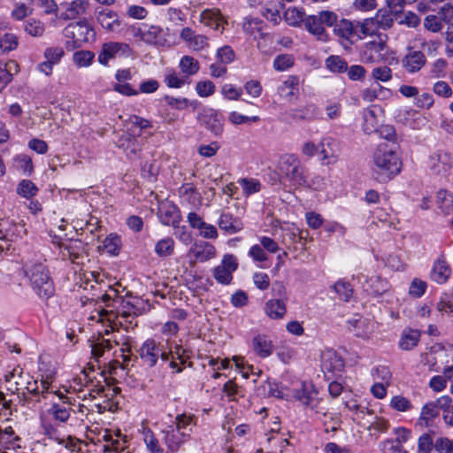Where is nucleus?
<instances>
[{"label": "nucleus", "instance_id": "nucleus-2", "mask_svg": "<svg viewBox=\"0 0 453 453\" xmlns=\"http://www.w3.org/2000/svg\"><path fill=\"white\" fill-rule=\"evenodd\" d=\"M337 15L332 11H321L316 14L307 15L303 20L304 28L317 40L328 41V34L325 27H332L337 21Z\"/></svg>", "mask_w": 453, "mask_h": 453}, {"label": "nucleus", "instance_id": "nucleus-49", "mask_svg": "<svg viewBox=\"0 0 453 453\" xmlns=\"http://www.w3.org/2000/svg\"><path fill=\"white\" fill-rule=\"evenodd\" d=\"M326 67L334 73H343L348 69L347 62L339 56H330L326 60Z\"/></svg>", "mask_w": 453, "mask_h": 453}, {"label": "nucleus", "instance_id": "nucleus-35", "mask_svg": "<svg viewBox=\"0 0 453 453\" xmlns=\"http://www.w3.org/2000/svg\"><path fill=\"white\" fill-rule=\"evenodd\" d=\"M265 312L271 319H281L286 313V306L280 300H270L265 304Z\"/></svg>", "mask_w": 453, "mask_h": 453}, {"label": "nucleus", "instance_id": "nucleus-27", "mask_svg": "<svg viewBox=\"0 0 453 453\" xmlns=\"http://www.w3.org/2000/svg\"><path fill=\"white\" fill-rule=\"evenodd\" d=\"M252 349L260 357H267L273 351L272 341L265 334H257L252 339Z\"/></svg>", "mask_w": 453, "mask_h": 453}, {"label": "nucleus", "instance_id": "nucleus-45", "mask_svg": "<svg viewBox=\"0 0 453 453\" xmlns=\"http://www.w3.org/2000/svg\"><path fill=\"white\" fill-rule=\"evenodd\" d=\"M95 54L88 50H79L73 54V60L79 67H88L92 65Z\"/></svg>", "mask_w": 453, "mask_h": 453}, {"label": "nucleus", "instance_id": "nucleus-38", "mask_svg": "<svg viewBox=\"0 0 453 453\" xmlns=\"http://www.w3.org/2000/svg\"><path fill=\"white\" fill-rule=\"evenodd\" d=\"M142 434L143 441L150 453H164V449L160 447L158 440L150 428H143Z\"/></svg>", "mask_w": 453, "mask_h": 453}, {"label": "nucleus", "instance_id": "nucleus-40", "mask_svg": "<svg viewBox=\"0 0 453 453\" xmlns=\"http://www.w3.org/2000/svg\"><path fill=\"white\" fill-rule=\"evenodd\" d=\"M160 357L163 361H167L170 357L178 359L180 365H185L187 359L188 358L186 349L178 344L173 347L169 353L162 351Z\"/></svg>", "mask_w": 453, "mask_h": 453}, {"label": "nucleus", "instance_id": "nucleus-3", "mask_svg": "<svg viewBox=\"0 0 453 453\" xmlns=\"http://www.w3.org/2000/svg\"><path fill=\"white\" fill-rule=\"evenodd\" d=\"M278 168L280 177L292 186L299 187L305 183L303 165L296 155L285 154L281 156Z\"/></svg>", "mask_w": 453, "mask_h": 453}, {"label": "nucleus", "instance_id": "nucleus-60", "mask_svg": "<svg viewBox=\"0 0 453 453\" xmlns=\"http://www.w3.org/2000/svg\"><path fill=\"white\" fill-rule=\"evenodd\" d=\"M36 192L37 188L35 185L32 181L27 180H22L18 188V193L27 198L34 196Z\"/></svg>", "mask_w": 453, "mask_h": 453}, {"label": "nucleus", "instance_id": "nucleus-52", "mask_svg": "<svg viewBox=\"0 0 453 453\" xmlns=\"http://www.w3.org/2000/svg\"><path fill=\"white\" fill-rule=\"evenodd\" d=\"M294 65V58L291 55L282 54L275 58L273 67L277 71H285Z\"/></svg>", "mask_w": 453, "mask_h": 453}, {"label": "nucleus", "instance_id": "nucleus-21", "mask_svg": "<svg viewBox=\"0 0 453 453\" xmlns=\"http://www.w3.org/2000/svg\"><path fill=\"white\" fill-rule=\"evenodd\" d=\"M198 119L201 120L215 135H219L222 133V118L213 109L204 110L203 113L198 115Z\"/></svg>", "mask_w": 453, "mask_h": 453}, {"label": "nucleus", "instance_id": "nucleus-18", "mask_svg": "<svg viewBox=\"0 0 453 453\" xmlns=\"http://www.w3.org/2000/svg\"><path fill=\"white\" fill-rule=\"evenodd\" d=\"M54 395H57L59 399L63 401V403H54L50 411V413L52 415V417L60 422H66L70 418L71 413V405L73 404L70 398L64 395L59 391H54Z\"/></svg>", "mask_w": 453, "mask_h": 453}, {"label": "nucleus", "instance_id": "nucleus-30", "mask_svg": "<svg viewBox=\"0 0 453 453\" xmlns=\"http://www.w3.org/2000/svg\"><path fill=\"white\" fill-rule=\"evenodd\" d=\"M219 226L229 234H236L242 228V224L230 213H222L219 219Z\"/></svg>", "mask_w": 453, "mask_h": 453}, {"label": "nucleus", "instance_id": "nucleus-4", "mask_svg": "<svg viewBox=\"0 0 453 453\" xmlns=\"http://www.w3.org/2000/svg\"><path fill=\"white\" fill-rule=\"evenodd\" d=\"M388 36L386 34H378L365 43L361 51V58L365 63H379L384 60L387 52Z\"/></svg>", "mask_w": 453, "mask_h": 453}, {"label": "nucleus", "instance_id": "nucleus-13", "mask_svg": "<svg viewBox=\"0 0 453 453\" xmlns=\"http://www.w3.org/2000/svg\"><path fill=\"white\" fill-rule=\"evenodd\" d=\"M280 97L291 103L298 98L299 95V78L297 76H288L277 88Z\"/></svg>", "mask_w": 453, "mask_h": 453}, {"label": "nucleus", "instance_id": "nucleus-14", "mask_svg": "<svg viewBox=\"0 0 453 453\" xmlns=\"http://www.w3.org/2000/svg\"><path fill=\"white\" fill-rule=\"evenodd\" d=\"M426 63V56L420 50H410L402 59V65L409 73H418Z\"/></svg>", "mask_w": 453, "mask_h": 453}, {"label": "nucleus", "instance_id": "nucleus-12", "mask_svg": "<svg viewBox=\"0 0 453 453\" xmlns=\"http://www.w3.org/2000/svg\"><path fill=\"white\" fill-rule=\"evenodd\" d=\"M237 268L235 257L232 255H226L219 265L214 270L215 279L219 283H229L232 280V273Z\"/></svg>", "mask_w": 453, "mask_h": 453}, {"label": "nucleus", "instance_id": "nucleus-47", "mask_svg": "<svg viewBox=\"0 0 453 453\" xmlns=\"http://www.w3.org/2000/svg\"><path fill=\"white\" fill-rule=\"evenodd\" d=\"M164 100L169 106H171L172 108L176 109V110H183V109L187 108L188 105H190L194 109H196L198 104L197 102H196V101L190 102L187 98H177V97H173L172 96H165L164 97Z\"/></svg>", "mask_w": 453, "mask_h": 453}, {"label": "nucleus", "instance_id": "nucleus-59", "mask_svg": "<svg viewBox=\"0 0 453 453\" xmlns=\"http://www.w3.org/2000/svg\"><path fill=\"white\" fill-rule=\"evenodd\" d=\"M390 406L398 411H407L411 409V403L402 395H395L390 401Z\"/></svg>", "mask_w": 453, "mask_h": 453}, {"label": "nucleus", "instance_id": "nucleus-24", "mask_svg": "<svg viewBox=\"0 0 453 453\" xmlns=\"http://www.w3.org/2000/svg\"><path fill=\"white\" fill-rule=\"evenodd\" d=\"M215 247L206 242L196 243L189 250L190 257L199 262L210 260L215 257Z\"/></svg>", "mask_w": 453, "mask_h": 453}, {"label": "nucleus", "instance_id": "nucleus-7", "mask_svg": "<svg viewBox=\"0 0 453 453\" xmlns=\"http://www.w3.org/2000/svg\"><path fill=\"white\" fill-rule=\"evenodd\" d=\"M131 50L128 44L124 42H110L103 45L102 50L98 55V62L106 65L110 59L127 56Z\"/></svg>", "mask_w": 453, "mask_h": 453}, {"label": "nucleus", "instance_id": "nucleus-10", "mask_svg": "<svg viewBox=\"0 0 453 453\" xmlns=\"http://www.w3.org/2000/svg\"><path fill=\"white\" fill-rule=\"evenodd\" d=\"M429 164L434 173L444 175L453 167V157L449 152L440 150L430 157Z\"/></svg>", "mask_w": 453, "mask_h": 453}, {"label": "nucleus", "instance_id": "nucleus-19", "mask_svg": "<svg viewBox=\"0 0 453 453\" xmlns=\"http://www.w3.org/2000/svg\"><path fill=\"white\" fill-rule=\"evenodd\" d=\"M165 434L164 441L168 449L171 451H176L184 443L189 435L184 431L174 428L173 426H169L166 430L162 431Z\"/></svg>", "mask_w": 453, "mask_h": 453}, {"label": "nucleus", "instance_id": "nucleus-63", "mask_svg": "<svg viewBox=\"0 0 453 453\" xmlns=\"http://www.w3.org/2000/svg\"><path fill=\"white\" fill-rule=\"evenodd\" d=\"M434 449L439 453H453V439L446 437L438 438L435 441Z\"/></svg>", "mask_w": 453, "mask_h": 453}, {"label": "nucleus", "instance_id": "nucleus-1", "mask_svg": "<svg viewBox=\"0 0 453 453\" xmlns=\"http://www.w3.org/2000/svg\"><path fill=\"white\" fill-rule=\"evenodd\" d=\"M374 172L381 176L383 180H390L402 170V161L395 150L380 144L373 155Z\"/></svg>", "mask_w": 453, "mask_h": 453}, {"label": "nucleus", "instance_id": "nucleus-50", "mask_svg": "<svg viewBox=\"0 0 453 453\" xmlns=\"http://www.w3.org/2000/svg\"><path fill=\"white\" fill-rule=\"evenodd\" d=\"M26 32L34 37H41L45 32V25L38 19H30L25 26Z\"/></svg>", "mask_w": 453, "mask_h": 453}, {"label": "nucleus", "instance_id": "nucleus-20", "mask_svg": "<svg viewBox=\"0 0 453 453\" xmlns=\"http://www.w3.org/2000/svg\"><path fill=\"white\" fill-rule=\"evenodd\" d=\"M134 135V130L129 128V132L122 134L117 142L118 146L124 150L129 158L135 157L141 150L140 144Z\"/></svg>", "mask_w": 453, "mask_h": 453}, {"label": "nucleus", "instance_id": "nucleus-23", "mask_svg": "<svg viewBox=\"0 0 453 453\" xmlns=\"http://www.w3.org/2000/svg\"><path fill=\"white\" fill-rule=\"evenodd\" d=\"M349 330L356 336L368 338L373 332V324L369 319L359 317L348 320Z\"/></svg>", "mask_w": 453, "mask_h": 453}, {"label": "nucleus", "instance_id": "nucleus-34", "mask_svg": "<svg viewBox=\"0 0 453 453\" xmlns=\"http://www.w3.org/2000/svg\"><path fill=\"white\" fill-rule=\"evenodd\" d=\"M420 334L417 330L408 329L403 332L399 345L402 349L409 350L417 346Z\"/></svg>", "mask_w": 453, "mask_h": 453}, {"label": "nucleus", "instance_id": "nucleus-25", "mask_svg": "<svg viewBox=\"0 0 453 453\" xmlns=\"http://www.w3.org/2000/svg\"><path fill=\"white\" fill-rule=\"evenodd\" d=\"M21 227L9 219H0V240L9 242L20 237Z\"/></svg>", "mask_w": 453, "mask_h": 453}, {"label": "nucleus", "instance_id": "nucleus-44", "mask_svg": "<svg viewBox=\"0 0 453 453\" xmlns=\"http://www.w3.org/2000/svg\"><path fill=\"white\" fill-rule=\"evenodd\" d=\"M317 392L309 389L305 384H303L302 388L297 390L296 397L304 405L314 407L313 402L316 400Z\"/></svg>", "mask_w": 453, "mask_h": 453}, {"label": "nucleus", "instance_id": "nucleus-39", "mask_svg": "<svg viewBox=\"0 0 453 453\" xmlns=\"http://www.w3.org/2000/svg\"><path fill=\"white\" fill-rule=\"evenodd\" d=\"M121 247L120 237L116 234H111L103 242V249L110 255L117 256Z\"/></svg>", "mask_w": 453, "mask_h": 453}, {"label": "nucleus", "instance_id": "nucleus-46", "mask_svg": "<svg viewBox=\"0 0 453 453\" xmlns=\"http://www.w3.org/2000/svg\"><path fill=\"white\" fill-rule=\"evenodd\" d=\"M305 18H307V14L296 8L288 9L285 12V19L292 27H297L301 24L303 25Z\"/></svg>", "mask_w": 453, "mask_h": 453}, {"label": "nucleus", "instance_id": "nucleus-56", "mask_svg": "<svg viewBox=\"0 0 453 453\" xmlns=\"http://www.w3.org/2000/svg\"><path fill=\"white\" fill-rule=\"evenodd\" d=\"M173 245L174 242L173 239H163L157 242L155 247V250L159 256H168L173 252Z\"/></svg>", "mask_w": 453, "mask_h": 453}, {"label": "nucleus", "instance_id": "nucleus-9", "mask_svg": "<svg viewBox=\"0 0 453 453\" xmlns=\"http://www.w3.org/2000/svg\"><path fill=\"white\" fill-rule=\"evenodd\" d=\"M180 37L192 50L199 51L209 47L208 37L203 35L196 34L188 27L181 29Z\"/></svg>", "mask_w": 453, "mask_h": 453}, {"label": "nucleus", "instance_id": "nucleus-36", "mask_svg": "<svg viewBox=\"0 0 453 453\" xmlns=\"http://www.w3.org/2000/svg\"><path fill=\"white\" fill-rule=\"evenodd\" d=\"M63 256H68L73 261L74 258H78L83 252L84 247L81 241L74 240L70 241L67 244L61 246Z\"/></svg>", "mask_w": 453, "mask_h": 453}, {"label": "nucleus", "instance_id": "nucleus-53", "mask_svg": "<svg viewBox=\"0 0 453 453\" xmlns=\"http://www.w3.org/2000/svg\"><path fill=\"white\" fill-rule=\"evenodd\" d=\"M239 184L246 196L257 193L261 188L260 182L254 179H242L239 180Z\"/></svg>", "mask_w": 453, "mask_h": 453}, {"label": "nucleus", "instance_id": "nucleus-8", "mask_svg": "<svg viewBox=\"0 0 453 453\" xmlns=\"http://www.w3.org/2000/svg\"><path fill=\"white\" fill-rule=\"evenodd\" d=\"M142 41L148 44L163 45L165 42L163 29L155 25H142L139 27L134 34Z\"/></svg>", "mask_w": 453, "mask_h": 453}, {"label": "nucleus", "instance_id": "nucleus-54", "mask_svg": "<svg viewBox=\"0 0 453 453\" xmlns=\"http://www.w3.org/2000/svg\"><path fill=\"white\" fill-rule=\"evenodd\" d=\"M234 58L235 54L228 45H225L217 50V58L222 64H230L234 60Z\"/></svg>", "mask_w": 453, "mask_h": 453}, {"label": "nucleus", "instance_id": "nucleus-26", "mask_svg": "<svg viewBox=\"0 0 453 453\" xmlns=\"http://www.w3.org/2000/svg\"><path fill=\"white\" fill-rule=\"evenodd\" d=\"M139 353L141 358L150 367L157 364L158 356L161 354L153 340H147L140 348Z\"/></svg>", "mask_w": 453, "mask_h": 453}, {"label": "nucleus", "instance_id": "nucleus-37", "mask_svg": "<svg viewBox=\"0 0 453 453\" xmlns=\"http://www.w3.org/2000/svg\"><path fill=\"white\" fill-rule=\"evenodd\" d=\"M275 2H277V3L273 4V2H271L267 4H265L262 8V15L267 20L271 21L274 25L278 24L281 19L280 10H279L280 3L278 0H276Z\"/></svg>", "mask_w": 453, "mask_h": 453}, {"label": "nucleus", "instance_id": "nucleus-57", "mask_svg": "<svg viewBox=\"0 0 453 453\" xmlns=\"http://www.w3.org/2000/svg\"><path fill=\"white\" fill-rule=\"evenodd\" d=\"M373 18L382 29L389 28L394 22L391 14L388 11L384 10H380Z\"/></svg>", "mask_w": 453, "mask_h": 453}, {"label": "nucleus", "instance_id": "nucleus-32", "mask_svg": "<svg viewBox=\"0 0 453 453\" xmlns=\"http://www.w3.org/2000/svg\"><path fill=\"white\" fill-rule=\"evenodd\" d=\"M334 25V32L340 39L348 42L351 40L352 36L354 35V28L350 21L347 19H342L338 23L336 21Z\"/></svg>", "mask_w": 453, "mask_h": 453}, {"label": "nucleus", "instance_id": "nucleus-5", "mask_svg": "<svg viewBox=\"0 0 453 453\" xmlns=\"http://www.w3.org/2000/svg\"><path fill=\"white\" fill-rule=\"evenodd\" d=\"M65 36L73 39L77 44L88 42L94 39V29L85 21L69 24L64 30Z\"/></svg>", "mask_w": 453, "mask_h": 453}, {"label": "nucleus", "instance_id": "nucleus-29", "mask_svg": "<svg viewBox=\"0 0 453 453\" xmlns=\"http://www.w3.org/2000/svg\"><path fill=\"white\" fill-rule=\"evenodd\" d=\"M451 274L448 263L443 259H438L433 265L430 279L438 283L446 282Z\"/></svg>", "mask_w": 453, "mask_h": 453}, {"label": "nucleus", "instance_id": "nucleus-6", "mask_svg": "<svg viewBox=\"0 0 453 453\" xmlns=\"http://www.w3.org/2000/svg\"><path fill=\"white\" fill-rule=\"evenodd\" d=\"M321 369L325 373L336 374L343 371L344 360L335 350L328 349L321 352Z\"/></svg>", "mask_w": 453, "mask_h": 453}, {"label": "nucleus", "instance_id": "nucleus-42", "mask_svg": "<svg viewBox=\"0 0 453 453\" xmlns=\"http://www.w3.org/2000/svg\"><path fill=\"white\" fill-rule=\"evenodd\" d=\"M437 203L442 212L449 214L453 211V195L446 190L437 193Z\"/></svg>", "mask_w": 453, "mask_h": 453}, {"label": "nucleus", "instance_id": "nucleus-31", "mask_svg": "<svg viewBox=\"0 0 453 453\" xmlns=\"http://www.w3.org/2000/svg\"><path fill=\"white\" fill-rule=\"evenodd\" d=\"M180 68L183 76L188 79L195 75L200 69L199 62L191 56H184L180 61Z\"/></svg>", "mask_w": 453, "mask_h": 453}, {"label": "nucleus", "instance_id": "nucleus-17", "mask_svg": "<svg viewBox=\"0 0 453 453\" xmlns=\"http://www.w3.org/2000/svg\"><path fill=\"white\" fill-rule=\"evenodd\" d=\"M64 12L61 17L64 19H75L86 14L89 3L88 0H73L70 3L61 4Z\"/></svg>", "mask_w": 453, "mask_h": 453}, {"label": "nucleus", "instance_id": "nucleus-58", "mask_svg": "<svg viewBox=\"0 0 453 453\" xmlns=\"http://www.w3.org/2000/svg\"><path fill=\"white\" fill-rule=\"evenodd\" d=\"M65 54L61 47H50L44 51V58L52 64H58Z\"/></svg>", "mask_w": 453, "mask_h": 453}, {"label": "nucleus", "instance_id": "nucleus-15", "mask_svg": "<svg viewBox=\"0 0 453 453\" xmlns=\"http://www.w3.org/2000/svg\"><path fill=\"white\" fill-rule=\"evenodd\" d=\"M157 214L164 225L175 226L180 222V211L178 208L169 201L159 203Z\"/></svg>", "mask_w": 453, "mask_h": 453}, {"label": "nucleus", "instance_id": "nucleus-43", "mask_svg": "<svg viewBox=\"0 0 453 453\" xmlns=\"http://www.w3.org/2000/svg\"><path fill=\"white\" fill-rule=\"evenodd\" d=\"M28 280L32 283H47L50 280L48 270L42 265H36L31 270Z\"/></svg>", "mask_w": 453, "mask_h": 453}, {"label": "nucleus", "instance_id": "nucleus-51", "mask_svg": "<svg viewBox=\"0 0 453 453\" xmlns=\"http://www.w3.org/2000/svg\"><path fill=\"white\" fill-rule=\"evenodd\" d=\"M331 288L341 301L349 302L354 297V289L351 285H332Z\"/></svg>", "mask_w": 453, "mask_h": 453}, {"label": "nucleus", "instance_id": "nucleus-41", "mask_svg": "<svg viewBox=\"0 0 453 453\" xmlns=\"http://www.w3.org/2000/svg\"><path fill=\"white\" fill-rule=\"evenodd\" d=\"M438 415L439 411L437 410L434 403H428L423 406L418 422L420 426H427L429 425V421Z\"/></svg>", "mask_w": 453, "mask_h": 453}, {"label": "nucleus", "instance_id": "nucleus-22", "mask_svg": "<svg viewBox=\"0 0 453 453\" xmlns=\"http://www.w3.org/2000/svg\"><path fill=\"white\" fill-rule=\"evenodd\" d=\"M381 113V108L376 105H372L365 111L363 130L365 134L377 132Z\"/></svg>", "mask_w": 453, "mask_h": 453}, {"label": "nucleus", "instance_id": "nucleus-16", "mask_svg": "<svg viewBox=\"0 0 453 453\" xmlns=\"http://www.w3.org/2000/svg\"><path fill=\"white\" fill-rule=\"evenodd\" d=\"M96 20L100 26L108 32H115L119 30L121 25L119 14L109 9H104L97 12Z\"/></svg>", "mask_w": 453, "mask_h": 453}, {"label": "nucleus", "instance_id": "nucleus-33", "mask_svg": "<svg viewBox=\"0 0 453 453\" xmlns=\"http://www.w3.org/2000/svg\"><path fill=\"white\" fill-rule=\"evenodd\" d=\"M19 45L18 37L5 30L0 35V54H6L16 50Z\"/></svg>", "mask_w": 453, "mask_h": 453}, {"label": "nucleus", "instance_id": "nucleus-61", "mask_svg": "<svg viewBox=\"0 0 453 453\" xmlns=\"http://www.w3.org/2000/svg\"><path fill=\"white\" fill-rule=\"evenodd\" d=\"M372 77L376 81L387 82L392 79V71L388 66L376 67L372 71Z\"/></svg>", "mask_w": 453, "mask_h": 453}, {"label": "nucleus", "instance_id": "nucleus-62", "mask_svg": "<svg viewBox=\"0 0 453 453\" xmlns=\"http://www.w3.org/2000/svg\"><path fill=\"white\" fill-rule=\"evenodd\" d=\"M361 32L365 35H371L372 38L377 34V30L380 27L374 18L366 19L361 23Z\"/></svg>", "mask_w": 453, "mask_h": 453}, {"label": "nucleus", "instance_id": "nucleus-28", "mask_svg": "<svg viewBox=\"0 0 453 453\" xmlns=\"http://www.w3.org/2000/svg\"><path fill=\"white\" fill-rule=\"evenodd\" d=\"M199 20L204 26L214 30L219 29L225 23L220 12L217 9H207L203 11L200 14Z\"/></svg>", "mask_w": 453, "mask_h": 453}, {"label": "nucleus", "instance_id": "nucleus-11", "mask_svg": "<svg viewBox=\"0 0 453 453\" xmlns=\"http://www.w3.org/2000/svg\"><path fill=\"white\" fill-rule=\"evenodd\" d=\"M319 153L326 165H334L340 155V144L331 137L323 138L319 142Z\"/></svg>", "mask_w": 453, "mask_h": 453}, {"label": "nucleus", "instance_id": "nucleus-64", "mask_svg": "<svg viewBox=\"0 0 453 453\" xmlns=\"http://www.w3.org/2000/svg\"><path fill=\"white\" fill-rule=\"evenodd\" d=\"M433 440L430 434H424L418 438V453H430L432 450Z\"/></svg>", "mask_w": 453, "mask_h": 453}, {"label": "nucleus", "instance_id": "nucleus-48", "mask_svg": "<svg viewBox=\"0 0 453 453\" xmlns=\"http://www.w3.org/2000/svg\"><path fill=\"white\" fill-rule=\"evenodd\" d=\"M388 90L382 86L377 84L376 86L370 87L364 90L362 98L365 102H372L377 98H382L384 94L388 93Z\"/></svg>", "mask_w": 453, "mask_h": 453}, {"label": "nucleus", "instance_id": "nucleus-55", "mask_svg": "<svg viewBox=\"0 0 453 453\" xmlns=\"http://www.w3.org/2000/svg\"><path fill=\"white\" fill-rule=\"evenodd\" d=\"M424 27L426 29L437 33L441 30L442 23L440 16L438 15H428L424 19Z\"/></svg>", "mask_w": 453, "mask_h": 453}]
</instances>
